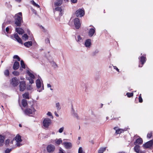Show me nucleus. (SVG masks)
Returning a JSON list of instances; mask_svg holds the SVG:
<instances>
[{"label": "nucleus", "mask_w": 153, "mask_h": 153, "mask_svg": "<svg viewBox=\"0 0 153 153\" xmlns=\"http://www.w3.org/2000/svg\"><path fill=\"white\" fill-rule=\"evenodd\" d=\"M139 102H143V99L141 97V94H140L139 96Z\"/></svg>", "instance_id": "obj_43"}, {"label": "nucleus", "mask_w": 153, "mask_h": 153, "mask_svg": "<svg viewBox=\"0 0 153 153\" xmlns=\"http://www.w3.org/2000/svg\"><path fill=\"white\" fill-rule=\"evenodd\" d=\"M74 116L76 117L77 119H78V116L76 113H74Z\"/></svg>", "instance_id": "obj_49"}, {"label": "nucleus", "mask_w": 153, "mask_h": 153, "mask_svg": "<svg viewBox=\"0 0 153 153\" xmlns=\"http://www.w3.org/2000/svg\"><path fill=\"white\" fill-rule=\"evenodd\" d=\"M76 40L78 42H81L82 41V37L79 35H78L77 37H75Z\"/></svg>", "instance_id": "obj_23"}, {"label": "nucleus", "mask_w": 153, "mask_h": 153, "mask_svg": "<svg viewBox=\"0 0 153 153\" xmlns=\"http://www.w3.org/2000/svg\"><path fill=\"white\" fill-rule=\"evenodd\" d=\"M20 143H17V146H20Z\"/></svg>", "instance_id": "obj_63"}, {"label": "nucleus", "mask_w": 153, "mask_h": 153, "mask_svg": "<svg viewBox=\"0 0 153 153\" xmlns=\"http://www.w3.org/2000/svg\"><path fill=\"white\" fill-rule=\"evenodd\" d=\"M5 136L0 134V146H2L4 143Z\"/></svg>", "instance_id": "obj_15"}, {"label": "nucleus", "mask_w": 153, "mask_h": 153, "mask_svg": "<svg viewBox=\"0 0 153 153\" xmlns=\"http://www.w3.org/2000/svg\"><path fill=\"white\" fill-rule=\"evenodd\" d=\"M95 33V28H91L88 32V35L90 37L92 36Z\"/></svg>", "instance_id": "obj_11"}, {"label": "nucleus", "mask_w": 153, "mask_h": 153, "mask_svg": "<svg viewBox=\"0 0 153 153\" xmlns=\"http://www.w3.org/2000/svg\"><path fill=\"white\" fill-rule=\"evenodd\" d=\"M126 153L125 152H119V153Z\"/></svg>", "instance_id": "obj_64"}, {"label": "nucleus", "mask_w": 153, "mask_h": 153, "mask_svg": "<svg viewBox=\"0 0 153 153\" xmlns=\"http://www.w3.org/2000/svg\"><path fill=\"white\" fill-rule=\"evenodd\" d=\"M23 38H25V39H28V36H27V34L25 33L22 36Z\"/></svg>", "instance_id": "obj_42"}, {"label": "nucleus", "mask_w": 153, "mask_h": 153, "mask_svg": "<svg viewBox=\"0 0 153 153\" xmlns=\"http://www.w3.org/2000/svg\"><path fill=\"white\" fill-rule=\"evenodd\" d=\"M32 2V4L34 6H36V7H37L38 8H39V5L38 4H36L33 0L31 1Z\"/></svg>", "instance_id": "obj_36"}, {"label": "nucleus", "mask_w": 153, "mask_h": 153, "mask_svg": "<svg viewBox=\"0 0 153 153\" xmlns=\"http://www.w3.org/2000/svg\"><path fill=\"white\" fill-rule=\"evenodd\" d=\"M47 115L48 116H50L51 118L53 119V117L51 112H48L47 113Z\"/></svg>", "instance_id": "obj_40"}, {"label": "nucleus", "mask_w": 153, "mask_h": 153, "mask_svg": "<svg viewBox=\"0 0 153 153\" xmlns=\"http://www.w3.org/2000/svg\"><path fill=\"white\" fill-rule=\"evenodd\" d=\"M4 74L7 76H8L9 75V71L8 70H6L4 71Z\"/></svg>", "instance_id": "obj_32"}, {"label": "nucleus", "mask_w": 153, "mask_h": 153, "mask_svg": "<svg viewBox=\"0 0 153 153\" xmlns=\"http://www.w3.org/2000/svg\"><path fill=\"white\" fill-rule=\"evenodd\" d=\"M9 28L8 27H7L6 28L5 30L6 31L7 33H8V31H9Z\"/></svg>", "instance_id": "obj_54"}, {"label": "nucleus", "mask_w": 153, "mask_h": 153, "mask_svg": "<svg viewBox=\"0 0 153 153\" xmlns=\"http://www.w3.org/2000/svg\"><path fill=\"white\" fill-rule=\"evenodd\" d=\"M143 142V140L142 138H140L136 140V141L134 143V144L135 145H136V144H142Z\"/></svg>", "instance_id": "obj_17"}, {"label": "nucleus", "mask_w": 153, "mask_h": 153, "mask_svg": "<svg viewBox=\"0 0 153 153\" xmlns=\"http://www.w3.org/2000/svg\"><path fill=\"white\" fill-rule=\"evenodd\" d=\"M11 150L12 149H7L5 151V153H9Z\"/></svg>", "instance_id": "obj_44"}, {"label": "nucleus", "mask_w": 153, "mask_h": 153, "mask_svg": "<svg viewBox=\"0 0 153 153\" xmlns=\"http://www.w3.org/2000/svg\"><path fill=\"white\" fill-rule=\"evenodd\" d=\"M62 142V140L61 139H59L57 140L56 142V143L58 145L60 144Z\"/></svg>", "instance_id": "obj_37"}, {"label": "nucleus", "mask_w": 153, "mask_h": 153, "mask_svg": "<svg viewBox=\"0 0 153 153\" xmlns=\"http://www.w3.org/2000/svg\"><path fill=\"white\" fill-rule=\"evenodd\" d=\"M59 153H65L62 149H60L59 150Z\"/></svg>", "instance_id": "obj_50"}, {"label": "nucleus", "mask_w": 153, "mask_h": 153, "mask_svg": "<svg viewBox=\"0 0 153 153\" xmlns=\"http://www.w3.org/2000/svg\"><path fill=\"white\" fill-rule=\"evenodd\" d=\"M35 109L33 108H32L31 109L27 108L25 110V114L27 115L30 114H33V112L36 111Z\"/></svg>", "instance_id": "obj_7"}, {"label": "nucleus", "mask_w": 153, "mask_h": 153, "mask_svg": "<svg viewBox=\"0 0 153 153\" xmlns=\"http://www.w3.org/2000/svg\"><path fill=\"white\" fill-rule=\"evenodd\" d=\"M126 95L128 97H130L133 96V93L128 92L126 93Z\"/></svg>", "instance_id": "obj_35"}, {"label": "nucleus", "mask_w": 153, "mask_h": 153, "mask_svg": "<svg viewBox=\"0 0 153 153\" xmlns=\"http://www.w3.org/2000/svg\"><path fill=\"white\" fill-rule=\"evenodd\" d=\"M55 114L57 117H58L59 116V115L56 112H55Z\"/></svg>", "instance_id": "obj_56"}, {"label": "nucleus", "mask_w": 153, "mask_h": 153, "mask_svg": "<svg viewBox=\"0 0 153 153\" xmlns=\"http://www.w3.org/2000/svg\"><path fill=\"white\" fill-rule=\"evenodd\" d=\"M27 73L28 74V75L30 76V78L34 79L35 78L34 75L32 73H31L29 71H27Z\"/></svg>", "instance_id": "obj_26"}, {"label": "nucleus", "mask_w": 153, "mask_h": 153, "mask_svg": "<svg viewBox=\"0 0 153 153\" xmlns=\"http://www.w3.org/2000/svg\"><path fill=\"white\" fill-rule=\"evenodd\" d=\"M78 153H85L83 152L82 147H80L78 150Z\"/></svg>", "instance_id": "obj_39"}, {"label": "nucleus", "mask_w": 153, "mask_h": 153, "mask_svg": "<svg viewBox=\"0 0 153 153\" xmlns=\"http://www.w3.org/2000/svg\"><path fill=\"white\" fill-rule=\"evenodd\" d=\"M32 41H28L25 42L24 43V45L26 47L28 48L32 46Z\"/></svg>", "instance_id": "obj_19"}, {"label": "nucleus", "mask_w": 153, "mask_h": 153, "mask_svg": "<svg viewBox=\"0 0 153 153\" xmlns=\"http://www.w3.org/2000/svg\"><path fill=\"white\" fill-rule=\"evenodd\" d=\"M15 0L16 2H20L22 1V0Z\"/></svg>", "instance_id": "obj_58"}, {"label": "nucleus", "mask_w": 153, "mask_h": 153, "mask_svg": "<svg viewBox=\"0 0 153 153\" xmlns=\"http://www.w3.org/2000/svg\"><path fill=\"white\" fill-rule=\"evenodd\" d=\"M117 127H116L114 128V129L116 130H117Z\"/></svg>", "instance_id": "obj_62"}, {"label": "nucleus", "mask_w": 153, "mask_h": 153, "mask_svg": "<svg viewBox=\"0 0 153 153\" xmlns=\"http://www.w3.org/2000/svg\"><path fill=\"white\" fill-rule=\"evenodd\" d=\"M56 107L58 110H59L61 109L60 105L59 102L56 103Z\"/></svg>", "instance_id": "obj_33"}, {"label": "nucleus", "mask_w": 153, "mask_h": 153, "mask_svg": "<svg viewBox=\"0 0 153 153\" xmlns=\"http://www.w3.org/2000/svg\"><path fill=\"white\" fill-rule=\"evenodd\" d=\"M72 2L74 3H76L77 2V0H71Z\"/></svg>", "instance_id": "obj_52"}, {"label": "nucleus", "mask_w": 153, "mask_h": 153, "mask_svg": "<svg viewBox=\"0 0 153 153\" xmlns=\"http://www.w3.org/2000/svg\"><path fill=\"white\" fill-rule=\"evenodd\" d=\"M33 12H34V13L35 14H36V11L35 10H33Z\"/></svg>", "instance_id": "obj_59"}, {"label": "nucleus", "mask_w": 153, "mask_h": 153, "mask_svg": "<svg viewBox=\"0 0 153 153\" xmlns=\"http://www.w3.org/2000/svg\"><path fill=\"white\" fill-rule=\"evenodd\" d=\"M15 140H16L17 142L20 143L22 141L21 139V137L20 135H17L14 138Z\"/></svg>", "instance_id": "obj_18"}, {"label": "nucleus", "mask_w": 153, "mask_h": 153, "mask_svg": "<svg viewBox=\"0 0 153 153\" xmlns=\"http://www.w3.org/2000/svg\"><path fill=\"white\" fill-rule=\"evenodd\" d=\"M152 136V132H151L149 133H148L147 135V137L148 138H150Z\"/></svg>", "instance_id": "obj_46"}, {"label": "nucleus", "mask_w": 153, "mask_h": 153, "mask_svg": "<svg viewBox=\"0 0 153 153\" xmlns=\"http://www.w3.org/2000/svg\"><path fill=\"white\" fill-rule=\"evenodd\" d=\"M19 63L17 61H15L13 66V69L14 70H16L19 68Z\"/></svg>", "instance_id": "obj_16"}, {"label": "nucleus", "mask_w": 153, "mask_h": 153, "mask_svg": "<svg viewBox=\"0 0 153 153\" xmlns=\"http://www.w3.org/2000/svg\"><path fill=\"white\" fill-rule=\"evenodd\" d=\"M19 57V56L18 55H15L13 57V58L14 59H17Z\"/></svg>", "instance_id": "obj_51"}, {"label": "nucleus", "mask_w": 153, "mask_h": 153, "mask_svg": "<svg viewBox=\"0 0 153 153\" xmlns=\"http://www.w3.org/2000/svg\"><path fill=\"white\" fill-rule=\"evenodd\" d=\"M19 91H24L26 88L25 82L23 81L19 82Z\"/></svg>", "instance_id": "obj_4"}, {"label": "nucleus", "mask_w": 153, "mask_h": 153, "mask_svg": "<svg viewBox=\"0 0 153 153\" xmlns=\"http://www.w3.org/2000/svg\"><path fill=\"white\" fill-rule=\"evenodd\" d=\"M22 104L23 107H25L27 105V100L25 99H23L22 101Z\"/></svg>", "instance_id": "obj_25"}, {"label": "nucleus", "mask_w": 153, "mask_h": 153, "mask_svg": "<svg viewBox=\"0 0 153 153\" xmlns=\"http://www.w3.org/2000/svg\"><path fill=\"white\" fill-rule=\"evenodd\" d=\"M63 144L67 149H71L72 146V144L70 142H64L63 143Z\"/></svg>", "instance_id": "obj_12"}, {"label": "nucleus", "mask_w": 153, "mask_h": 153, "mask_svg": "<svg viewBox=\"0 0 153 153\" xmlns=\"http://www.w3.org/2000/svg\"><path fill=\"white\" fill-rule=\"evenodd\" d=\"M85 45L86 47H90L91 45V40L90 39H87L85 42Z\"/></svg>", "instance_id": "obj_13"}, {"label": "nucleus", "mask_w": 153, "mask_h": 153, "mask_svg": "<svg viewBox=\"0 0 153 153\" xmlns=\"http://www.w3.org/2000/svg\"><path fill=\"white\" fill-rule=\"evenodd\" d=\"M55 10L56 11H58L61 12L62 11V9L61 7H58L56 8Z\"/></svg>", "instance_id": "obj_41"}, {"label": "nucleus", "mask_w": 153, "mask_h": 153, "mask_svg": "<svg viewBox=\"0 0 153 153\" xmlns=\"http://www.w3.org/2000/svg\"><path fill=\"white\" fill-rule=\"evenodd\" d=\"M18 61H19L20 60V58L19 57L17 59Z\"/></svg>", "instance_id": "obj_61"}, {"label": "nucleus", "mask_w": 153, "mask_h": 153, "mask_svg": "<svg viewBox=\"0 0 153 153\" xmlns=\"http://www.w3.org/2000/svg\"><path fill=\"white\" fill-rule=\"evenodd\" d=\"M51 123V120L48 118H45L43 122V126L45 128H48Z\"/></svg>", "instance_id": "obj_3"}, {"label": "nucleus", "mask_w": 153, "mask_h": 153, "mask_svg": "<svg viewBox=\"0 0 153 153\" xmlns=\"http://www.w3.org/2000/svg\"><path fill=\"white\" fill-rule=\"evenodd\" d=\"M64 127H62V128H60L59 129V132L60 133H62L63 132V131L64 130Z\"/></svg>", "instance_id": "obj_45"}, {"label": "nucleus", "mask_w": 153, "mask_h": 153, "mask_svg": "<svg viewBox=\"0 0 153 153\" xmlns=\"http://www.w3.org/2000/svg\"><path fill=\"white\" fill-rule=\"evenodd\" d=\"M140 146L137 145H136L134 147V149L135 152L137 153H139L140 152Z\"/></svg>", "instance_id": "obj_20"}, {"label": "nucleus", "mask_w": 153, "mask_h": 153, "mask_svg": "<svg viewBox=\"0 0 153 153\" xmlns=\"http://www.w3.org/2000/svg\"><path fill=\"white\" fill-rule=\"evenodd\" d=\"M140 58V62L143 65L146 62V58L144 56H142Z\"/></svg>", "instance_id": "obj_27"}, {"label": "nucleus", "mask_w": 153, "mask_h": 153, "mask_svg": "<svg viewBox=\"0 0 153 153\" xmlns=\"http://www.w3.org/2000/svg\"><path fill=\"white\" fill-rule=\"evenodd\" d=\"M16 31L19 34L22 35L24 33V30L22 28L16 27Z\"/></svg>", "instance_id": "obj_14"}, {"label": "nucleus", "mask_w": 153, "mask_h": 153, "mask_svg": "<svg viewBox=\"0 0 153 153\" xmlns=\"http://www.w3.org/2000/svg\"><path fill=\"white\" fill-rule=\"evenodd\" d=\"M15 24L16 26L20 27L23 22L22 14L19 12L16 14L14 17Z\"/></svg>", "instance_id": "obj_1"}, {"label": "nucleus", "mask_w": 153, "mask_h": 153, "mask_svg": "<svg viewBox=\"0 0 153 153\" xmlns=\"http://www.w3.org/2000/svg\"><path fill=\"white\" fill-rule=\"evenodd\" d=\"M47 150L48 152H53L55 149V146L52 145H50L47 147Z\"/></svg>", "instance_id": "obj_9"}, {"label": "nucleus", "mask_w": 153, "mask_h": 153, "mask_svg": "<svg viewBox=\"0 0 153 153\" xmlns=\"http://www.w3.org/2000/svg\"><path fill=\"white\" fill-rule=\"evenodd\" d=\"M106 148H101L98 150V153H103L106 150Z\"/></svg>", "instance_id": "obj_28"}, {"label": "nucleus", "mask_w": 153, "mask_h": 153, "mask_svg": "<svg viewBox=\"0 0 153 153\" xmlns=\"http://www.w3.org/2000/svg\"><path fill=\"white\" fill-rule=\"evenodd\" d=\"M84 14V10L81 9L77 10L76 12V16L77 17H81L83 16Z\"/></svg>", "instance_id": "obj_5"}, {"label": "nucleus", "mask_w": 153, "mask_h": 153, "mask_svg": "<svg viewBox=\"0 0 153 153\" xmlns=\"http://www.w3.org/2000/svg\"><path fill=\"white\" fill-rule=\"evenodd\" d=\"M21 65L22 68L25 69V65L24 63V62L23 60L21 61Z\"/></svg>", "instance_id": "obj_30"}, {"label": "nucleus", "mask_w": 153, "mask_h": 153, "mask_svg": "<svg viewBox=\"0 0 153 153\" xmlns=\"http://www.w3.org/2000/svg\"><path fill=\"white\" fill-rule=\"evenodd\" d=\"M153 144V140H152L143 144V146L145 149L151 147Z\"/></svg>", "instance_id": "obj_6"}, {"label": "nucleus", "mask_w": 153, "mask_h": 153, "mask_svg": "<svg viewBox=\"0 0 153 153\" xmlns=\"http://www.w3.org/2000/svg\"><path fill=\"white\" fill-rule=\"evenodd\" d=\"M47 87H48V88H49V87H51V85L49 84H47Z\"/></svg>", "instance_id": "obj_55"}, {"label": "nucleus", "mask_w": 153, "mask_h": 153, "mask_svg": "<svg viewBox=\"0 0 153 153\" xmlns=\"http://www.w3.org/2000/svg\"><path fill=\"white\" fill-rule=\"evenodd\" d=\"M19 79L16 77H14L12 78L10 82V84L14 87H16L19 82Z\"/></svg>", "instance_id": "obj_2"}, {"label": "nucleus", "mask_w": 153, "mask_h": 153, "mask_svg": "<svg viewBox=\"0 0 153 153\" xmlns=\"http://www.w3.org/2000/svg\"><path fill=\"white\" fill-rule=\"evenodd\" d=\"M14 37L15 39L17 40V41L19 43L22 44L23 43L22 41L21 38L18 35L17 33H15L14 34Z\"/></svg>", "instance_id": "obj_10"}, {"label": "nucleus", "mask_w": 153, "mask_h": 153, "mask_svg": "<svg viewBox=\"0 0 153 153\" xmlns=\"http://www.w3.org/2000/svg\"><path fill=\"white\" fill-rule=\"evenodd\" d=\"M74 22L76 28L77 29H79L81 25L79 19L78 18L75 19L74 20Z\"/></svg>", "instance_id": "obj_8"}, {"label": "nucleus", "mask_w": 153, "mask_h": 153, "mask_svg": "<svg viewBox=\"0 0 153 153\" xmlns=\"http://www.w3.org/2000/svg\"><path fill=\"white\" fill-rule=\"evenodd\" d=\"M36 85L38 88H40L41 86V83L39 79H38L36 81Z\"/></svg>", "instance_id": "obj_21"}, {"label": "nucleus", "mask_w": 153, "mask_h": 153, "mask_svg": "<svg viewBox=\"0 0 153 153\" xmlns=\"http://www.w3.org/2000/svg\"><path fill=\"white\" fill-rule=\"evenodd\" d=\"M15 140V139H14V138H13V140H12L11 142H10V143H11V144H13V140Z\"/></svg>", "instance_id": "obj_60"}, {"label": "nucleus", "mask_w": 153, "mask_h": 153, "mask_svg": "<svg viewBox=\"0 0 153 153\" xmlns=\"http://www.w3.org/2000/svg\"><path fill=\"white\" fill-rule=\"evenodd\" d=\"M45 42L46 43H50V40L48 38H47L45 39Z\"/></svg>", "instance_id": "obj_48"}, {"label": "nucleus", "mask_w": 153, "mask_h": 153, "mask_svg": "<svg viewBox=\"0 0 153 153\" xmlns=\"http://www.w3.org/2000/svg\"><path fill=\"white\" fill-rule=\"evenodd\" d=\"M33 79H33V78H30L29 79V82L31 84H32V83H33V82H34V81L33 80Z\"/></svg>", "instance_id": "obj_47"}, {"label": "nucleus", "mask_w": 153, "mask_h": 153, "mask_svg": "<svg viewBox=\"0 0 153 153\" xmlns=\"http://www.w3.org/2000/svg\"><path fill=\"white\" fill-rule=\"evenodd\" d=\"M28 92H25V93L22 94L23 97L25 99H29Z\"/></svg>", "instance_id": "obj_24"}, {"label": "nucleus", "mask_w": 153, "mask_h": 153, "mask_svg": "<svg viewBox=\"0 0 153 153\" xmlns=\"http://www.w3.org/2000/svg\"><path fill=\"white\" fill-rule=\"evenodd\" d=\"M12 74L15 76H18L19 74V72L17 71H14L12 72Z\"/></svg>", "instance_id": "obj_34"}, {"label": "nucleus", "mask_w": 153, "mask_h": 153, "mask_svg": "<svg viewBox=\"0 0 153 153\" xmlns=\"http://www.w3.org/2000/svg\"><path fill=\"white\" fill-rule=\"evenodd\" d=\"M123 131V129H119L116 130L115 133L117 134H120V133H122V132Z\"/></svg>", "instance_id": "obj_29"}, {"label": "nucleus", "mask_w": 153, "mask_h": 153, "mask_svg": "<svg viewBox=\"0 0 153 153\" xmlns=\"http://www.w3.org/2000/svg\"><path fill=\"white\" fill-rule=\"evenodd\" d=\"M99 51L98 50H96L94 51H93L92 53V56H95L99 52Z\"/></svg>", "instance_id": "obj_31"}, {"label": "nucleus", "mask_w": 153, "mask_h": 153, "mask_svg": "<svg viewBox=\"0 0 153 153\" xmlns=\"http://www.w3.org/2000/svg\"><path fill=\"white\" fill-rule=\"evenodd\" d=\"M10 143V140L9 139L5 141V145L6 146H7Z\"/></svg>", "instance_id": "obj_38"}, {"label": "nucleus", "mask_w": 153, "mask_h": 153, "mask_svg": "<svg viewBox=\"0 0 153 153\" xmlns=\"http://www.w3.org/2000/svg\"><path fill=\"white\" fill-rule=\"evenodd\" d=\"M114 68L117 71L119 72V69L117 68L116 66H114Z\"/></svg>", "instance_id": "obj_53"}, {"label": "nucleus", "mask_w": 153, "mask_h": 153, "mask_svg": "<svg viewBox=\"0 0 153 153\" xmlns=\"http://www.w3.org/2000/svg\"><path fill=\"white\" fill-rule=\"evenodd\" d=\"M27 32L28 33V34H30V31L29 29H27Z\"/></svg>", "instance_id": "obj_57"}, {"label": "nucleus", "mask_w": 153, "mask_h": 153, "mask_svg": "<svg viewBox=\"0 0 153 153\" xmlns=\"http://www.w3.org/2000/svg\"><path fill=\"white\" fill-rule=\"evenodd\" d=\"M62 0H57L56 2H54V4L55 6H59L62 3Z\"/></svg>", "instance_id": "obj_22"}]
</instances>
